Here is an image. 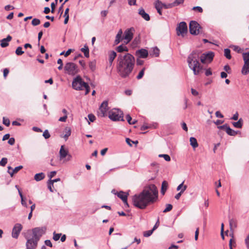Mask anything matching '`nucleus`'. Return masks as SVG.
Listing matches in <instances>:
<instances>
[{
  "instance_id": "1",
  "label": "nucleus",
  "mask_w": 249,
  "mask_h": 249,
  "mask_svg": "<svg viewBox=\"0 0 249 249\" xmlns=\"http://www.w3.org/2000/svg\"><path fill=\"white\" fill-rule=\"evenodd\" d=\"M158 190L154 184L145 186L139 194L133 196V205L141 209H145L148 205L155 203L158 199Z\"/></svg>"
},
{
  "instance_id": "2",
  "label": "nucleus",
  "mask_w": 249,
  "mask_h": 249,
  "mask_svg": "<svg viewBox=\"0 0 249 249\" xmlns=\"http://www.w3.org/2000/svg\"><path fill=\"white\" fill-rule=\"evenodd\" d=\"M135 64V57L130 53L119 54L116 65L117 71L119 75L124 78L128 77L134 69Z\"/></svg>"
},
{
  "instance_id": "3",
  "label": "nucleus",
  "mask_w": 249,
  "mask_h": 249,
  "mask_svg": "<svg viewBox=\"0 0 249 249\" xmlns=\"http://www.w3.org/2000/svg\"><path fill=\"white\" fill-rule=\"evenodd\" d=\"M200 52L198 51H193L187 58L189 67L193 70L195 75L199 73L202 69V66L199 62Z\"/></svg>"
},
{
  "instance_id": "4",
  "label": "nucleus",
  "mask_w": 249,
  "mask_h": 249,
  "mask_svg": "<svg viewBox=\"0 0 249 249\" xmlns=\"http://www.w3.org/2000/svg\"><path fill=\"white\" fill-rule=\"evenodd\" d=\"M64 70L66 74L71 76L76 75L79 71V70L77 65L73 62L66 63L64 66Z\"/></svg>"
},
{
  "instance_id": "5",
  "label": "nucleus",
  "mask_w": 249,
  "mask_h": 249,
  "mask_svg": "<svg viewBox=\"0 0 249 249\" xmlns=\"http://www.w3.org/2000/svg\"><path fill=\"white\" fill-rule=\"evenodd\" d=\"M110 120L113 121H124L123 111L118 108H113L110 110Z\"/></svg>"
},
{
  "instance_id": "6",
  "label": "nucleus",
  "mask_w": 249,
  "mask_h": 249,
  "mask_svg": "<svg viewBox=\"0 0 249 249\" xmlns=\"http://www.w3.org/2000/svg\"><path fill=\"white\" fill-rule=\"evenodd\" d=\"M87 83L85 82L80 75L76 76L72 82V87L76 90L84 89V86H85Z\"/></svg>"
},
{
  "instance_id": "7",
  "label": "nucleus",
  "mask_w": 249,
  "mask_h": 249,
  "mask_svg": "<svg viewBox=\"0 0 249 249\" xmlns=\"http://www.w3.org/2000/svg\"><path fill=\"white\" fill-rule=\"evenodd\" d=\"M107 100L104 101L100 105L98 111V116L100 117H105L109 115V107Z\"/></svg>"
},
{
  "instance_id": "8",
  "label": "nucleus",
  "mask_w": 249,
  "mask_h": 249,
  "mask_svg": "<svg viewBox=\"0 0 249 249\" xmlns=\"http://www.w3.org/2000/svg\"><path fill=\"white\" fill-rule=\"evenodd\" d=\"M134 32L135 29L133 27H131L125 30L124 32V35L123 36L124 43L125 44H127L131 41L133 38Z\"/></svg>"
},
{
  "instance_id": "9",
  "label": "nucleus",
  "mask_w": 249,
  "mask_h": 249,
  "mask_svg": "<svg viewBox=\"0 0 249 249\" xmlns=\"http://www.w3.org/2000/svg\"><path fill=\"white\" fill-rule=\"evenodd\" d=\"M27 241L26 243V249H36L39 240L32 236V237H26Z\"/></svg>"
},
{
  "instance_id": "10",
  "label": "nucleus",
  "mask_w": 249,
  "mask_h": 249,
  "mask_svg": "<svg viewBox=\"0 0 249 249\" xmlns=\"http://www.w3.org/2000/svg\"><path fill=\"white\" fill-rule=\"evenodd\" d=\"M46 230L45 227H37L33 229V236L39 240L41 237L45 233Z\"/></svg>"
},
{
  "instance_id": "11",
  "label": "nucleus",
  "mask_w": 249,
  "mask_h": 249,
  "mask_svg": "<svg viewBox=\"0 0 249 249\" xmlns=\"http://www.w3.org/2000/svg\"><path fill=\"white\" fill-rule=\"evenodd\" d=\"M200 29V25L196 21H191L189 24V30L190 34L196 35L199 33Z\"/></svg>"
},
{
  "instance_id": "12",
  "label": "nucleus",
  "mask_w": 249,
  "mask_h": 249,
  "mask_svg": "<svg viewBox=\"0 0 249 249\" xmlns=\"http://www.w3.org/2000/svg\"><path fill=\"white\" fill-rule=\"evenodd\" d=\"M111 193L117 196L122 199L123 202L124 203L125 205L127 206H128V204L127 202V197L128 196V193H126L123 191L117 192L115 189H113L111 191Z\"/></svg>"
},
{
  "instance_id": "13",
  "label": "nucleus",
  "mask_w": 249,
  "mask_h": 249,
  "mask_svg": "<svg viewBox=\"0 0 249 249\" xmlns=\"http://www.w3.org/2000/svg\"><path fill=\"white\" fill-rule=\"evenodd\" d=\"M177 33L178 36L181 35L182 36L187 32V25L185 22H180L176 29Z\"/></svg>"
},
{
  "instance_id": "14",
  "label": "nucleus",
  "mask_w": 249,
  "mask_h": 249,
  "mask_svg": "<svg viewBox=\"0 0 249 249\" xmlns=\"http://www.w3.org/2000/svg\"><path fill=\"white\" fill-rule=\"evenodd\" d=\"M214 53L212 52H209L207 53H202L200 54V60L202 63L211 62L214 57Z\"/></svg>"
},
{
  "instance_id": "15",
  "label": "nucleus",
  "mask_w": 249,
  "mask_h": 249,
  "mask_svg": "<svg viewBox=\"0 0 249 249\" xmlns=\"http://www.w3.org/2000/svg\"><path fill=\"white\" fill-rule=\"evenodd\" d=\"M22 229V226L21 224L19 223L16 224L12 230V236L14 238L17 239Z\"/></svg>"
},
{
  "instance_id": "16",
  "label": "nucleus",
  "mask_w": 249,
  "mask_h": 249,
  "mask_svg": "<svg viewBox=\"0 0 249 249\" xmlns=\"http://www.w3.org/2000/svg\"><path fill=\"white\" fill-rule=\"evenodd\" d=\"M218 127L220 129L225 130L226 133L230 136H235L238 133L237 131H235L231 129L227 124L219 126Z\"/></svg>"
},
{
  "instance_id": "17",
  "label": "nucleus",
  "mask_w": 249,
  "mask_h": 249,
  "mask_svg": "<svg viewBox=\"0 0 249 249\" xmlns=\"http://www.w3.org/2000/svg\"><path fill=\"white\" fill-rule=\"evenodd\" d=\"M136 55L140 58H145L148 55V51L144 49H141L136 52Z\"/></svg>"
},
{
  "instance_id": "18",
  "label": "nucleus",
  "mask_w": 249,
  "mask_h": 249,
  "mask_svg": "<svg viewBox=\"0 0 249 249\" xmlns=\"http://www.w3.org/2000/svg\"><path fill=\"white\" fill-rule=\"evenodd\" d=\"M12 36L8 35L6 38H3L1 40L0 46L2 48H5L8 46V42L12 40Z\"/></svg>"
},
{
  "instance_id": "19",
  "label": "nucleus",
  "mask_w": 249,
  "mask_h": 249,
  "mask_svg": "<svg viewBox=\"0 0 249 249\" xmlns=\"http://www.w3.org/2000/svg\"><path fill=\"white\" fill-rule=\"evenodd\" d=\"M59 155H60V159L62 160L67 157L68 155V150L65 149L64 146L62 145L61 146L60 151H59Z\"/></svg>"
},
{
  "instance_id": "20",
  "label": "nucleus",
  "mask_w": 249,
  "mask_h": 249,
  "mask_svg": "<svg viewBox=\"0 0 249 249\" xmlns=\"http://www.w3.org/2000/svg\"><path fill=\"white\" fill-rule=\"evenodd\" d=\"M122 35L123 31L122 29H120L116 36V38L114 41L115 45L119 44L122 40H124Z\"/></svg>"
},
{
  "instance_id": "21",
  "label": "nucleus",
  "mask_w": 249,
  "mask_h": 249,
  "mask_svg": "<svg viewBox=\"0 0 249 249\" xmlns=\"http://www.w3.org/2000/svg\"><path fill=\"white\" fill-rule=\"evenodd\" d=\"M139 14L145 20L149 21L150 20L149 15L145 12L143 8H141L139 10Z\"/></svg>"
},
{
  "instance_id": "22",
  "label": "nucleus",
  "mask_w": 249,
  "mask_h": 249,
  "mask_svg": "<svg viewBox=\"0 0 249 249\" xmlns=\"http://www.w3.org/2000/svg\"><path fill=\"white\" fill-rule=\"evenodd\" d=\"M116 51L118 53H122L124 52H128V48L125 46V45L122 44L116 48Z\"/></svg>"
},
{
  "instance_id": "23",
  "label": "nucleus",
  "mask_w": 249,
  "mask_h": 249,
  "mask_svg": "<svg viewBox=\"0 0 249 249\" xmlns=\"http://www.w3.org/2000/svg\"><path fill=\"white\" fill-rule=\"evenodd\" d=\"M22 168L23 166L22 165H20L15 167L11 172L10 171H8V173L10 175V176L12 177L14 174L18 172L20 169H22Z\"/></svg>"
},
{
  "instance_id": "24",
  "label": "nucleus",
  "mask_w": 249,
  "mask_h": 249,
  "mask_svg": "<svg viewBox=\"0 0 249 249\" xmlns=\"http://www.w3.org/2000/svg\"><path fill=\"white\" fill-rule=\"evenodd\" d=\"M190 145L193 148H196L198 147V143L196 139L194 137H191L190 139Z\"/></svg>"
},
{
  "instance_id": "25",
  "label": "nucleus",
  "mask_w": 249,
  "mask_h": 249,
  "mask_svg": "<svg viewBox=\"0 0 249 249\" xmlns=\"http://www.w3.org/2000/svg\"><path fill=\"white\" fill-rule=\"evenodd\" d=\"M45 178V175L43 173H40L38 174H36L34 177V179L37 181H39L42 180Z\"/></svg>"
},
{
  "instance_id": "26",
  "label": "nucleus",
  "mask_w": 249,
  "mask_h": 249,
  "mask_svg": "<svg viewBox=\"0 0 249 249\" xmlns=\"http://www.w3.org/2000/svg\"><path fill=\"white\" fill-rule=\"evenodd\" d=\"M167 187H168V183L166 181L164 180L162 182V184H161V193L162 195H164L165 194V192L166 191Z\"/></svg>"
},
{
  "instance_id": "27",
  "label": "nucleus",
  "mask_w": 249,
  "mask_h": 249,
  "mask_svg": "<svg viewBox=\"0 0 249 249\" xmlns=\"http://www.w3.org/2000/svg\"><path fill=\"white\" fill-rule=\"evenodd\" d=\"M177 6H178V5L175 1H174L173 3H168V4L163 3V8H164V9H170V8H172L174 7Z\"/></svg>"
},
{
  "instance_id": "28",
  "label": "nucleus",
  "mask_w": 249,
  "mask_h": 249,
  "mask_svg": "<svg viewBox=\"0 0 249 249\" xmlns=\"http://www.w3.org/2000/svg\"><path fill=\"white\" fill-rule=\"evenodd\" d=\"M232 124L236 128H241L243 124L242 119H240L237 122H233Z\"/></svg>"
},
{
  "instance_id": "29",
  "label": "nucleus",
  "mask_w": 249,
  "mask_h": 249,
  "mask_svg": "<svg viewBox=\"0 0 249 249\" xmlns=\"http://www.w3.org/2000/svg\"><path fill=\"white\" fill-rule=\"evenodd\" d=\"M224 55L228 59H231V51L229 49H224Z\"/></svg>"
},
{
  "instance_id": "30",
  "label": "nucleus",
  "mask_w": 249,
  "mask_h": 249,
  "mask_svg": "<svg viewBox=\"0 0 249 249\" xmlns=\"http://www.w3.org/2000/svg\"><path fill=\"white\" fill-rule=\"evenodd\" d=\"M89 67L92 71H94L96 68V61L93 60L89 63Z\"/></svg>"
},
{
  "instance_id": "31",
  "label": "nucleus",
  "mask_w": 249,
  "mask_h": 249,
  "mask_svg": "<svg viewBox=\"0 0 249 249\" xmlns=\"http://www.w3.org/2000/svg\"><path fill=\"white\" fill-rule=\"evenodd\" d=\"M163 3H162L161 1H160L159 0H157L156 2L155 3V5L156 9L163 8Z\"/></svg>"
},
{
  "instance_id": "32",
  "label": "nucleus",
  "mask_w": 249,
  "mask_h": 249,
  "mask_svg": "<svg viewBox=\"0 0 249 249\" xmlns=\"http://www.w3.org/2000/svg\"><path fill=\"white\" fill-rule=\"evenodd\" d=\"M22 50V48L21 46L18 47L15 51L16 54L18 55H21L24 53V51H23Z\"/></svg>"
},
{
  "instance_id": "33",
  "label": "nucleus",
  "mask_w": 249,
  "mask_h": 249,
  "mask_svg": "<svg viewBox=\"0 0 249 249\" xmlns=\"http://www.w3.org/2000/svg\"><path fill=\"white\" fill-rule=\"evenodd\" d=\"M145 70V68H143L141 70V71L139 72L138 75L136 77L137 79L139 80L142 78V77L144 75V73Z\"/></svg>"
},
{
  "instance_id": "34",
  "label": "nucleus",
  "mask_w": 249,
  "mask_h": 249,
  "mask_svg": "<svg viewBox=\"0 0 249 249\" xmlns=\"http://www.w3.org/2000/svg\"><path fill=\"white\" fill-rule=\"evenodd\" d=\"M117 55L116 53L114 51H112L110 53V63H112L113 60Z\"/></svg>"
},
{
  "instance_id": "35",
  "label": "nucleus",
  "mask_w": 249,
  "mask_h": 249,
  "mask_svg": "<svg viewBox=\"0 0 249 249\" xmlns=\"http://www.w3.org/2000/svg\"><path fill=\"white\" fill-rule=\"evenodd\" d=\"M61 236V233H56L55 232L53 233V239L54 241H57Z\"/></svg>"
},
{
  "instance_id": "36",
  "label": "nucleus",
  "mask_w": 249,
  "mask_h": 249,
  "mask_svg": "<svg viewBox=\"0 0 249 249\" xmlns=\"http://www.w3.org/2000/svg\"><path fill=\"white\" fill-rule=\"evenodd\" d=\"M159 157H162L167 161H169L171 160L170 157L167 154H160L159 155Z\"/></svg>"
},
{
  "instance_id": "37",
  "label": "nucleus",
  "mask_w": 249,
  "mask_h": 249,
  "mask_svg": "<svg viewBox=\"0 0 249 249\" xmlns=\"http://www.w3.org/2000/svg\"><path fill=\"white\" fill-rule=\"evenodd\" d=\"M40 23V21L38 18H34L32 21V24L35 26L39 25Z\"/></svg>"
},
{
  "instance_id": "38",
  "label": "nucleus",
  "mask_w": 249,
  "mask_h": 249,
  "mask_svg": "<svg viewBox=\"0 0 249 249\" xmlns=\"http://www.w3.org/2000/svg\"><path fill=\"white\" fill-rule=\"evenodd\" d=\"M243 58L244 61H249V52L243 53Z\"/></svg>"
},
{
  "instance_id": "39",
  "label": "nucleus",
  "mask_w": 249,
  "mask_h": 249,
  "mask_svg": "<svg viewBox=\"0 0 249 249\" xmlns=\"http://www.w3.org/2000/svg\"><path fill=\"white\" fill-rule=\"evenodd\" d=\"M173 208V206L171 204H168L166 205V208L163 211V212L165 213L170 211Z\"/></svg>"
},
{
  "instance_id": "40",
  "label": "nucleus",
  "mask_w": 249,
  "mask_h": 249,
  "mask_svg": "<svg viewBox=\"0 0 249 249\" xmlns=\"http://www.w3.org/2000/svg\"><path fill=\"white\" fill-rule=\"evenodd\" d=\"M66 134H65L64 137L66 140H67L68 138V137L71 135V131L70 128L67 129V128H66Z\"/></svg>"
},
{
  "instance_id": "41",
  "label": "nucleus",
  "mask_w": 249,
  "mask_h": 249,
  "mask_svg": "<svg viewBox=\"0 0 249 249\" xmlns=\"http://www.w3.org/2000/svg\"><path fill=\"white\" fill-rule=\"evenodd\" d=\"M7 162V159L6 158H3L0 161V165L4 166Z\"/></svg>"
},
{
  "instance_id": "42",
  "label": "nucleus",
  "mask_w": 249,
  "mask_h": 249,
  "mask_svg": "<svg viewBox=\"0 0 249 249\" xmlns=\"http://www.w3.org/2000/svg\"><path fill=\"white\" fill-rule=\"evenodd\" d=\"M3 124H5L6 126H8L10 124V120L6 118L5 117H3Z\"/></svg>"
},
{
  "instance_id": "43",
  "label": "nucleus",
  "mask_w": 249,
  "mask_h": 249,
  "mask_svg": "<svg viewBox=\"0 0 249 249\" xmlns=\"http://www.w3.org/2000/svg\"><path fill=\"white\" fill-rule=\"evenodd\" d=\"M53 184L52 183L51 181L49 180L48 182V188L49 189L50 191L51 192H53Z\"/></svg>"
},
{
  "instance_id": "44",
  "label": "nucleus",
  "mask_w": 249,
  "mask_h": 249,
  "mask_svg": "<svg viewBox=\"0 0 249 249\" xmlns=\"http://www.w3.org/2000/svg\"><path fill=\"white\" fill-rule=\"evenodd\" d=\"M153 232V231L152 230L146 231L144 232L143 236L144 237H149L152 234Z\"/></svg>"
},
{
  "instance_id": "45",
  "label": "nucleus",
  "mask_w": 249,
  "mask_h": 249,
  "mask_svg": "<svg viewBox=\"0 0 249 249\" xmlns=\"http://www.w3.org/2000/svg\"><path fill=\"white\" fill-rule=\"evenodd\" d=\"M43 136L44 137L45 139H47L50 137V133L48 130H45L43 133Z\"/></svg>"
},
{
  "instance_id": "46",
  "label": "nucleus",
  "mask_w": 249,
  "mask_h": 249,
  "mask_svg": "<svg viewBox=\"0 0 249 249\" xmlns=\"http://www.w3.org/2000/svg\"><path fill=\"white\" fill-rule=\"evenodd\" d=\"M57 63L59 66L58 67L59 70H61L63 69V62L61 59L59 58L57 60Z\"/></svg>"
},
{
  "instance_id": "47",
  "label": "nucleus",
  "mask_w": 249,
  "mask_h": 249,
  "mask_svg": "<svg viewBox=\"0 0 249 249\" xmlns=\"http://www.w3.org/2000/svg\"><path fill=\"white\" fill-rule=\"evenodd\" d=\"M139 41H140L139 37H135L132 42V45L133 46H136L139 43Z\"/></svg>"
},
{
  "instance_id": "48",
  "label": "nucleus",
  "mask_w": 249,
  "mask_h": 249,
  "mask_svg": "<svg viewBox=\"0 0 249 249\" xmlns=\"http://www.w3.org/2000/svg\"><path fill=\"white\" fill-rule=\"evenodd\" d=\"M245 243L247 249H249V234L247 235L245 239Z\"/></svg>"
},
{
  "instance_id": "49",
  "label": "nucleus",
  "mask_w": 249,
  "mask_h": 249,
  "mask_svg": "<svg viewBox=\"0 0 249 249\" xmlns=\"http://www.w3.org/2000/svg\"><path fill=\"white\" fill-rule=\"evenodd\" d=\"M249 72V68L245 67L244 69V67H243L242 69V73L244 75H246L247 73Z\"/></svg>"
},
{
  "instance_id": "50",
  "label": "nucleus",
  "mask_w": 249,
  "mask_h": 249,
  "mask_svg": "<svg viewBox=\"0 0 249 249\" xmlns=\"http://www.w3.org/2000/svg\"><path fill=\"white\" fill-rule=\"evenodd\" d=\"M88 118L89 121L91 122H93L95 120V116L92 114H89Z\"/></svg>"
},
{
  "instance_id": "51",
  "label": "nucleus",
  "mask_w": 249,
  "mask_h": 249,
  "mask_svg": "<svg viewBox=\"0 0 249 249\" xmlns=\"http://www.w3.org/2000/svg\"><path fill=\"white\" fill-rule=\"evenodd\" d=\"M84 89H86L85 95H87L89 92L90 91V88L87 83L85 86H84Z\"/></svg>"
},
{
  "instance_id": "52",
  "label": "nucleus",
  "mask_w": 249,
  "mask_h": 249,
  "mask_svg": "<svg viewBox=\"0 0 249 249\" xmlns=\"http://www.w3.org/2000/svg\"><path fill=\"white\" fill-rule=\"evenodd\" d=\"M153 52L156 57L159 56L160 54V50L158 49V48H157V47L154 48L153 50Z\"/></svg>"
},
{
  "instance_id": "53",
  "label": "nucleus",
  "mask_w": 249,
  "mask_h": 249,
  "mask_svg": "<svg viewBox=\"0 0 249 249\" xmlns=\"http://www.w3.org/2000/svg\"><path fill=\"white\" fill-rule=\"evenodd\" d=\"M44 243H45V246H48L50 247H52V246H53L52 243L50 240H45Z\"/></svg>"
},
{
  "instance_id": "54",
  "label": "nucleus",
  "mask_w": 249,
  "mask_h": 249,
  "mask_svg": "<svg viewBox=\"0 0 249 249\" xmlns=\"http://www.w3.org/2000/svg\"><path fill=\"white\" fill-rule=\"evenodd\" d=\"M192 9L194 10H196L198 11L200 13H202L203 12L202 8L201 7H200V6H195V7H194Z\"/></svg>"
},
{
  "instance_id": "55",
  "label": "nucleus",
  "mask_w": 249,
  "mask_h": 249,
  "mask_svg": "<svg viewBox=\"0 0 249 249\" xmlns=\"http://www.w3.org/2000/svg\"><path fill=\"white\" fill-rule=\"evenodd\" d=\"M15 140L14 138H9L8 142V143L11 145H14L15 143Z\"/></svg>"
},
{
  "instance_id": "56",
  "label": "nucleus",
  "mask_w": 249,
  "mask_h": 249,
  "mask_svg": "<svg viewBox=\"0 0 249 249\" xmlns=\"http://www.w3.org/2000/svg\"><path fill=\"white\" fill-rule=\"evenodd\" d=\"M232 47L234 51H235L238 53H240L241 52V48L239 47H238V46L233 45V46H232Z\"/></svg>"
},
{
  "instance_id": "57",
  "label": "nucleus",
  "mask_w": 249,
  "mask_h": 249,
  "mask_svg": "<svg viewBox=\"0 0 249 249\" xmlns=\"http://www.w3.org/2000/svg\"><path fill=\"white\" fill-rule=\"evenodd\" d=\"M229 222H230V227L231 228L232 227H236L235 223L233 219H230Z\"/></svg>"
},
{
  "instance_id": "58",
  "label": "nucleus",
  "mask_w": 249,
  "mask_h": 249,
  "mask_svg": "<svg viewBox=\"0 0 249 249\" xmlns=\"http://www.w3.org/2000/svg\"><path fill=\"white\" fill-rule=\"evenodd\" d=\"M128 4L130 6L136 5V0H128Z\"/></svg>"
},
{
  "instance_id": "59",
  "label": "nucleus",
  "mask_w": 249,
  "mask_h": 249,
  "mask_svg": "<svg viewBox=\"0 0 249 249\" xmlns=\"http://www.w3.org/2000/svg\"><path fill=\"white\" fill-rule=\"evenodd\" d=\"M79 63L82 66L83 69H85L86 68V63L85 61L83 60H80L79 61Z\"/></svg>"
},
{
  "instance_id": "60",
  "label": "nucleus",
  "mask_w": 249,
  "mask_h": 249,
  "mask_svg": "<svg viewBox=\"0 0 249 249\" xmlns=\"http://www.w3.org/2000/svg\"><path fill=\"white\" fill-rule=\"evenodd\" d=\"M9 72V71L7 68L3 70V76L5 78Z\"/></svg>"
},
{
  "instance_id": "61",
  "label": "nucleus",
  "mask_w": 249,
  "mask_h": 249,
  "mask_svg": "<svg viewBox=\"0 0 249 249\" xmlns=\"http://www.w3.org/2000/svg\"><path fill=\"white\" fill-rule=\"evenodd\" d=\"M56 174V172L54 171H52L50 173L49 175H48L49 178H50V179H51L52 178H53Z\"/></svg>"
},
{
  "instance_id": "62",
  "label": "nucleus",
  "mask_w": 249,
  "mask_h": 249,
  "mask_svg": "<svg viewBox=\"0 0 249 249\" xmlns=\"http://www.w3.org/2000/svg\"><path fill=\"white\" fill-rule=\"evenodd\" d=\"M215 116L216 117L223 118L224 116L220 113L219 111H217L215 112Z\"/></svg>"
},
{
  "instance_id": "63",
  "label": "nucleus",
  "mask_w": 249,
  "mask_h": 249,
  "mask_svg": "<svg viewBox=\"0 0 249 249\" xmlns=\"http://www.w3.org/2000/svg\"><path fill=\"white\" fill-rule=\"evenodd\" d=\"M224 70L226 71H227L228 73H230L231 68L229 65H225L224 67Z\"/></svg>"
},
{
  "instance_id": "64",
  "label": "nucleus",
  "mask_w": 249,
  "mask_h": 249,
  "mask_svg": "<svg viewBox=\"0 0 249 249\" xmlns=\"http://www.w3.org/2000/svg\"><path fill=\"white\" fill-rule=\"evenodd\" d=\"M212 74V72L210 68L207 69L205 71V75L206 76H210Z\"/></svg>"
}]
</instances>
